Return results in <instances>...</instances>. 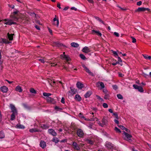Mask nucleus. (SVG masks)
I'll list each match as a JSON object with an SVG mask.
<instances>
[{
  "instance_id": "obj_1",
  "label": "nucleus",
  "mask_w": 151,
  "mask_h": 151,
  "mask_svg": "<svg viewBox=\"0 0 151 151\" xmlns=\"http://www.w3.org/2000/svg\"><path fill=\"white\" fill-rule=\"evenodd\" d=\"M10 106L12 112V114L11 116L10 119L12 121L14 119L15 116L17 114V111L15 106L14 105L11 104L10 105Z\"/></svg>"
},
{
  "instance_id": "obj_2",
  "label": "nucleus",
  "mask_w": 151,
  "mask_h": 151,
  "mask_svg": "<svg viewBox=\"0 0 151 151\" xmlns=\"http://www.w3.org/2000/svg\"><path fill=\"white\" fill-rule=\"evenodd\" d=\"M19 11L15 10H14V12L12 13L10 16V18L13 19L14 21H17L18 19V18L17 16V14L18 13Z\"/></svg>"
},
{
  "instance_id": "obj_3",
  "label": "nucleus",
  "mask_w": 151,
  "mask_h": 151,
  "mask_svg": "<svg viewBox=\"0 0 151 151\" xmlns=\"http://www.w3.org/2000/svg\"><path fill=\"white\" fill-rule=\"evenodd\" d=\"M124 139L125 140L130 142L132 141L131 138L132 137V136L131 134H129L125 132H124Z\"/></svg>"
},
{
  "instance_id": "obj_4",
  "label": "nucleus",
  "mask_w": 151,
  "mask_h": 151,
  "mask_svg": "<svg viewBox=\"0 0 151 151\" xmlns=\"http://www.w3.org/2000/svg\"><path fill=\"white\" fill-rule=\"evenodd\" d=\"M4 20L5 22L4 23L5 24L10 25L16 24V23L13 22V20H14L12 19H5Z\"/></svg>"
},
{
  "instance_id": "obj_5",
  "label": "nucleus",
  "mask_w": 151,
  "mask_h": 151,
  "mask_svg": "<svg viewBox=\"0 0 151 151\" xmlns=\"http://www.w3.org/2000/svg\"><path fill=\"white\" fill-rule=\"evenodd\" d=\"M76 134L78 137L83 138L84 135V133L82 129H78L77 130Z\"/></svg>"
},
{
  "instance_id": "obj_6",
  "label": "nucleus",
  "mask_w": 151,
  "mask_h": 151,
  "mask_svg": "<svg viewBox=\"0 0 151 151\" xmlns=\"http://www.w3.org/2000/svg\"><path fill=\"white\" fill-rule=\"evenodd\" d=\"M52 24L55 26L57 27L58 26L59 24V21L58 19H57L56 18V15H55V17L53 19V22Z\"/></svg>"
},
{
  "instance_id": "obj_7",
  "label": "nucleus",
  "mask_w": 151,
  "mask_h": 151,
  "mask_svg": "<svg viewBox=\"0 0 151 151\" xmlns=\"http://www.w3.org/2000/svg\"><path fill=\"white\" fill-rule=\"evenodd\" d=\"M0 43L5 44H9L11 43L12 42L9 41L7 39L5 38H1L0 40Z\"/></svg>"
},
{
  "instance_id": "obj_8",
  "label": "nucleus",
  "mask_w": 151,
  "mask_h": 151,
  "mask_svg": "<svg viewBox=\"0 0 151 151\" xmlns=\"http://www.w3.org/2000/svg\"><path fill=\"white\" fill-rule=\"evenodd\" d=\"M150 9L148 8L144 7H139L136 11V12H144L146 11H149Z\"/></svg>"
},
{
  "instance_id": "obj_9",
  "label": "nucleus",
  "mask_w": 151,
  "mask_h": 151,
  "mask_svg": "<svg viewBox=\"0 0 151 151\" xmlns=\"http://www.w3.org/2000/svg\"><path fill=\"white\" fill-rule=\"evenodd\" d=\"M61 58L62 59L65 60H69L70 58L68 55H65V52H64L63 54L61 55Z\"/></svg>"
},
{
  "instance_id": "obj_10",
  "label": "nucleus",
  "mask_w": 151,
  "mask_h": 151,
  "mask_svg": "<svg viewBox=\"0 0 151 151\" xmlns=\"http://www.w3.org/2000/svg\"><path fill=\"white\" fill-rule=\"evenodd\" d=\"M0 90L4 93H6L8 91V88L6 86H3L0 87Z\"/></svg>"
},
{
  "instance_id": "obj_11",
  "label": "nucleus",
  "mask_w": 151,
  "mask_h": 151,
  "mask_svg": "<svg viewBox=\"0 0 151 151\" xmlns=\"http://www.w3.org/2000/svg\"><path fill=\"white\" fill-rule=\"evenodd\" d=\"M72 143V145L74 147V149L77 150H79L80 148L78 144L75 142H73Z\"/></svg>"
},
{
  "instance_id": "obj_12",
  "label": "nucleus",
  "mask_w": 151,
  "mask_h": 151,
  "mask_svg": "<svg viewBox=\"0 0 151 151\" xmlns=\"http://www.w3.org/2000/svg\"><path fill=\"white\" fill-rule=\"evenodd\" d=\"M97 85L98 87H101V89H102L105 87L104 83L101 82H99L97 83Z\"/></svg>"
},
{
  "instance_id": "obj_13",
  "label": "nucleus",
  "mask_w": 151,
  "mask_h": 151,
  "mask_svg": "<svg viewBox=\"0 0 151 151\" xmlns=\"http://www.w3.org/2000/svg\"><path fill=\"white\" fill-rule=\"evenodd\" d=\"M40 145L41 148H44L46 147V144L44 141L42 140L40 142Z\"/></svg>"
},
{
  "instance_id": "obj_14",
  "label": "nucleus",
  "mask_w": 151,
  "mask_h": 151,
  "mask_svg": "<svg viewBox=\"0 0 151 151\" xmlns=\"http://www.w3.org/2000/svg\"><path fill=\"white\" fill-rule=\"evenodd\" d=\"M49 133L51 134L54 136H55L57 134L54 131V130L52 129H49L48 130Z\"/></svg>"
},
{
  "instance_id": "obj_15",
  "label": "nucleus",
  "mask_w": 151,
  "mask_h": 151,
  "mask_svg": "<svg viewBox=\"0 0 151 151\" xmlns=\"http://www.w3.org/2000/svg\"><path fill=\"white\" fill-rule=\"evenodd\" d=\"M82 51L85 53H87L90 52V50L88 47L85 46L83 48L82 50Z\"/></svg>"
},
{
  "instance_id": "obj_16",
  "label": "nucleus",
  "mask_w": 151,
  "mask_h": 151,
  "mask_svg": "<svg viewBox=\"0 0 151 151\" xmlns=\"http://www.w3.org/2000/svg\"><path fill=\"white\" fill-rule=\"evenodd\" d=\"M106 146L108 148L111 149L113 147V145L110 142H106Z\"/></svg>"
},
{
  "instance_id": "obj_17",
  "label": "nucleus",
  "mask_w": 151,
  "mask_h": 151,
  "mask_svg": "<svg viewBox=\"0 0 151 151\" xmlns=\"http://www.w3.org/2000/svg\"><path fill=\"white\" fill-rule=\"evenodd\" d=\"M14 34H9L8 33L7 34V37L9 40H13V36Z\"/></svg>"
},
{
  "instance_id": "obj_18",
  "label": "nucleus",
  "mask_w": 151,
  "mask_h": 151,
  "mask_svg": "<svg viewBox=\"0 0 151 151\" xmlns=\"http://www.w3.org/2000/svg\"><path fill=\"white\" fill-rule=\"evenodd\" d=\"M76 86L78 88L80 89L82 88L83 87V84L79 82L77 83Z\"/></svg>"
},
{
  "instance_id": "obj_19",
  "label": "nucleus",
  "mask_w": 151,
  "mask_h": 151,
  "mask_svg": "<svg viewBox=\"0 0 151 151\" xmlns=\"http://www.w3.org/2000/svg\"><path fill=\"white\" fill-rule=\"evenodd\" d=\"M15 90L19 92H22L23 90L21 86H16L15 88Z\"/></svg>"
},
{
  "instance_id": "obj_20",
  "label": "nucleus",
  "mask_w": 151,
  "mask_h": 151,
  "mask_svg": "<svg viewBox=\"0 0 151 151\" xmlns=\"http://www.w3.org/2000/svg\"><path fill=\"white\" fill-rule=\"evenodd\" d=\"M94 33H96L98 35L100 36H101L102 35L101 33L99 31H96L94 30H92V33L93 34Z\"/></svg>"
},
{
  "instance_id": "obj_21",
  "label": "nucleus",
  "mask_w": 151,
  "mask_h": 151,
  "mask_svg": "<svg viewBox=\"0 0 151 151\" xmlns=\"http://www.w3.org/2000/svg\"><path fill=\"white\" fill-rule=\"evenodd\" d=\"M92 94L91 91H88L84 95V97L86 98L89 97Z\"/></svg>"
},
{
  "instance_id": "obj_22",
  "label": "nucleus",
  "mask_w": 151,
  "mask_h": 151,
  "mask_svg": "<svg viewBox=\"0 0 151 151\" xmlns=\"http://www.w3.org/2000/svg\"><path fill=\"white\" fill-rule=\"evenodd\" d=\"M16 128L18 129H24L25 127L22 125L17 124L16 126Z\"/></svg>"
},
{
  "instance_id": "obj_23",
  "label": "nucleus",
  "mask_w": 151,
  "mask_h": 151,
  "mask_svg": "<svg viewBox=\"0 0 151 151\" xmlns=\"http://www.w3.org/2000/svg\"><path fill=\"white\" fill-rule=\"evenodd\" d=\"M75 99L78 101H80L81 100V98L78 94H76L75 96Z\"/></svg>"
},
{
  "instance_id": "obj_24",
  "label": "nucleus",
  "mask_w": 151,
  "mask_h": 151,
  "mask_svg": "<svg viewBox=\"0 0 151 151\" xmlns=\"http://www.w3.org/2000/svg\"><path fill=\"white\" fill-rule=\"evenodd\" d=\"M71 45L72 47H77L79 46V45L78 43L75 42H72L71 44Z\"/></svg>"
},
{
  "instance_id": "obj_25",
  "label": "nucleus",
  "mask_w": 151,
  "mask_h": 151,
  "mask_svg": "<svg viewBox=\"0 0 151 151\" xmlns=\"http://www.w3.org/2000/svg\"><path fill=\"white\" fill-rule=\"evenodd\" d=\"M49 63L51 66H54L57 65V63L56 62L51 61L49 62Z\"/></svg>"
},
{
  "instance_id": "obj_26",
  "label": "nucleus",
  "mask_w": 151,
  "mask_h": 151,
  "mask_svg": "<svg viewBox=\"0 0 151 151\" xmlns=\"http://www.w3.org/2000/svg\"><path fill=\"white\" fill-rule=\"evenodd\" d=\"M55 109L57 111H61L62 110V109L61 108L59 107L58 106H56L55 107Z\"/></svg>"
},
{
  "instance_id": "obj_27",
  "label": "nucleus",
  "mask_w": 151,
  "mask_h": 151,
  "mask_svg": "<svg viewBox=\"0 0 151 151\" xmlns=\"http://www.w3.org/2000/svg\"><path fill=\"white\" fill-rule=\"evenodd\" d=\"M70 88L71 90H70L71 91V93H72L73 95H74L76 93L77 91L76 89L73 88L72 87H70Z\"/></svg>"
},
{
  "instance_id": "obj_28",
  "label": "nucleus",
  "mask_w": 151,
  "mask_h": 151,
  "mask_svg": "<svg viewBox=\"0 0 151 151\" xmlns=\"http://www.w3.org/2000/svg\"><path fill=\"white\" fill-rule=\"evenodd\" d=\"M143 55L144 58L146 59L149 60L151 59V56H148L147 55Z\"/></svg>"
},
{
  "instance_id": "obj_29",
  "label": "nucleus",
  "mask_w": 151,
  "mask_h": 151,
  "mask_svg": "<svg viewBox=\"0 0 151 151\" xmlns=\"http://www.w3.org/2000/svg\"><path fill=\"white\" fill-rule=\"evenodd\" d=\"M5 135L2 131L0 132V139H2L4 137Z\"/></svg>"
},
{
  "instance_id": "obj_30",
  "label": "nucleus",
  "mask_w": 151,
  "mask_h": 151,
  "mask_svg": "<svg viewBox=\"0 0 151 151\" xmlns=\"http://www.w3.org/2000/svg\"><path fill=\"white\" fill-rule=\"evenodd\" d=\"M137 90H138L141 93H143L144 92V90L141 86H139Z\"/></svg>"
},
{
  "instance_id": "obj_31",
  "label": "nucleus",
  "mask_w": 151,
  "mask_h": 151,
  "mask_svg": "<svg viewBox=\"0 0 151 151\" xmlns=\"http://www.w3.org/2000/svg\"><path fill=\"white\" fill-rule=\"evenodd\" d=\"M78 116L80 118L83 119L85 120H86V118H85V117L81 113H80L79 114Z\"/></svg>"
},
{
  "instance_id": "obj_32",
  "label": "nucleus",
  "mask_w": 151,
  "mask_h": 151,
  "mask_svg": "<svg viewBox=\"0 0 151 151\" xmlns=\"http://www.w3.org/2000/svg\"><path fill=\"white\" fill-rule=\"evenodd\" d=\"M109 95L108 93L105 94L104 99H108L109 98Z\"/></svg>"
},
{
  "instance_id": "obj_33",
  "label": "nucleus",
  "mask_w": 151,
  "mask_h": 151,
  "mask_svg": "<svg viewBox=\"0 0 151 151\" xmlns=\"http://www.w3.org/2000/svg\"><path fill=\"white\" fill-rule=\"evenodd\" d=\"M46 100L48 102H51L53 100V99L50 97H47Z\"/></svg>"
},
{
  "instance_id": "obj_34",
  "label": "nucleus",
  "mask_w": 151,
  "mask_h": 151,
  "mask_svg": "<svg viewBox=\"0 0 151 151\" xmlns=\"http://www.w3.org/2000/svg\"><path fill=\"white\" fill-rule=\"evenodd\" d=\"M86 70V71L88 73L89 75H93V73H92L87 68Z\"/></svg>"
},
{
  "instance_id": "obj_35",
  "label": "nucleus",
  "mask_w": 151,
  "mask_h": 151,
  "mask_svg": "<svg viewBox=\"0 0 151 151\" xmlns=\"http://www.w3.org/2000/svg\"><path fill=\"white\" fill-rule=\"evenodd\" d=\"M86 70V71L88 73L89 75H93V73H92L87 68Z\"/></svg>"
},
{
  "instance_id": "obj_36",
  "label": "nucleus",
  "mask_w": 151,
  "mask_h": 151,
  "mask_svg": "<svg viewBox=\"0 0 151 151\" xmlns=\"http://www.w3.org/2000/svg\"><path fill=\"white\" fill-rule=\"evenodd\" d=\"M117 97L119 99H123V97L120 94H117Z\"/></svg>"
},
{
  "instance_id": "obj_37",
  "label": "nucleus",
  "mask_w": 151,
  "mask_h": 151,
  "mask_svg": "<svg viewBox=\"0 0 151 151\" xmlns=\"http://www.w3.org/2000/svg\"><path fill=\"white\" fill-rule=\"evenodd\" d=\"M30 91L32 93H36V91L33 88H31Z\"/></svg>"
},
{
  "instance_id": "obj_38",
  "label": "nucleus",
  "mask_w": 151,
  "mask_h": 151,
  "mask_svg": "<svg viewBox=\"0 0 151 151\" xmlns=\"http://www.w3.org/2000/svg\"><path fill=\"white\" fill-rule=\"evenodd\" d=\"M53 141L56 143L59 142V140L57 138H54L53 139Z\"/></svg>"
},
{
  "instance_id": "obj_39",
  "label": "nucleus",
  "mask_w": 151,
  "mask_h": 151,
  "mask_svg": "<svg viewBox=\"0 0 151 151\" xmlns=\"http://www.w3.org/2000/svg\"><path fill=\"white\" fill-rule=\"evenodd\" d=\"M115 130L116 131V132L118 133H121V131H120V130L117 127H115Z\"/></svg>"
},
{
  "instance_id": "obj_40",
  "label": "nucleus",
  "mask_w": 151,
  "mask_h": 151,
  "mask_svg": "<svg viewBox=\"0 0 151 151\" xmlns=\"http://www.w3.org/2000/svg\"><path fill=\"white\" fill-rule=\"evenodd\" d=\"M80 58L84 60L86 58L85 56L82 54H80Z\"/></svg>"
},
{
  "instance_id": "obj_41",
  "label": "nucleus",
  "mask_w": 151,
  "mask_h": 151,
  "mask_svg": "<svg viewBox=\"0 0 151 151\" xmlns=\"http://www.w3.org/2000/svg\"><path fill=\"white\" fill-rule=\"evenodd\" d=\"M96 96L97 97V99L101 100V101H104V100L102 98H101L100 96H99L98 95H96Z\"/></svg>"
},
{
  "instance_id": "obj_42",
  "label": "nucleus",
  "mask_w": 151,
  "mask_h": 151,
  "mask_svg": "<svg viewBox=\"0 0 151 151\" xmlns=\"http://www.w3.org/2000/svg\"><path fill=\"white\" fill-rule=\"evenodd\" d=\"M119 118H115V119L114 120V122L115 123L118 124H119V122L118 121V119Z\"/></svg>"
},
{
  "instance_id": "obj_43",
  "label": "nucleus",
  "mask_w": 151,
  "mask_h": 151,
  "mask_svg": "<svg viewBox=\"0 0 151 151\" xmlns=\"http://www.w3.org/2000/svg\"><path fill=\"white\" fill-rule=\"evenodd\" d=\"M103 106L104 108H107L108 107V105L106 103H104L103 104Z\"/></svg>"
},
{
  "instance_id": "obj_44",
  "label": "nucleus",
  "mask_w": 151,
  "mask_h": 151,
  "mask_svg": "<svg viewBox=\"0 0 151 151\" xmlns=\"http://www.w3.org/2000/svg\"><path fill=\"white\" fill-rule=\"evenodd\" d=\"M30 14L32 16L34 15L35 17L36 18H37L38 17H39L38 15L36 14L34 12L31 13Z\"/></svg>"
},
{
  "instance_id": "obj_45",
  "label": "nucleus",
  "mask_w": 151,
  "mask_h": 151,
  "mask_svg": "<svg viewBox=\"0 0 151 151\" xmlns=\"http://www.w3.org/2000/svg\"><path fill=\"white\" fill-rule=\"evenodd\" d=\"M87 141L88 142L89 144H93V142L92 141L88 139L87 140Z\"/></svg>"
},
{
  "instance_id": "obj_46",
  "label": "nucleus",
  "mask_w": 151,
  "mask_h": 151,
  "mask_svg": "<svg viewBox=\"0 0 151 151\" xmlns=\"http://www.w3.org/2000/svg\"><path fill=\"white\" fill-rule=\"evenodd\" d=\"M133 86L135 89H137L139 86H137V85L134 84L133 85Z\"/></svg>"
},
{
  "instance_id": "obj_47",
  "label": "nucleus",
  "mask_w": 151,
  "mask_h": 151,
  "mask_svg": "<svg viewBox=\"0 0 151 151\" xmlns=\"http://www.w3.org/2000/svg\"><path fill=\"white\" fill-rule=\"evenodd\" d=\"M118 126L120 128L123 130H124L125 129V127L122 125H118Z\"/></svg>"
},
{
  "instance_id": "obj_48",
  "label": "nucleus",
  "mask_w": 151,
  "mask_h": 151,
  "mask_svg": "<svg viewBox=\"0 0 151 151\" xmlns=\"http://www.w3.org/2000/svg\"><path fill=\"white\" fill-rule=\"evenodd\" d=\"M38 60L40 61L42 63H45V60L43 59H38Z\"/></svg>"
},
{
  "instance_id": "obj_49",
  "label": "nucleus",
  "mask_w": 151,
  "mask_h": 151,
  "mask_svg": "<svg viewBox=\"0 0 151 151\" xmlns=\"http://www.w3.org/2000/svg\"><path fill=\"white\" fill-rule=\"evenodd\" d=\"M112 114H113V115H114L115 116V117H116L115 118H119L118 115L116 112L113 113Z\"/></svg>"
},
{
  "instance_id": "obj_50",
  "label": "nucleus",
  "mask_w": 151,
  "mask_h": 151,
  "mask_svg": "<svg viewBox=\"0 0 151 151\" xmlns=\"http://www.w3.org/2000/svg\"><path fill=\"white\" fill-rule=\"evenodd\" d=\"M68 96H72L73 95L72 94V93H71V91H69L68 92Z\"/></svg>"
},
{
  "instance_id": "obj_51",
  "label": "nucleus",
  "mask_w": 151,
  "mask_h": 151,
  "mask_svg": "<svg viewBox=\"0 0 151 151\" xmlns=\"http://www.w3.org/2000/svg\"><path fill=\"white\" fill-rule=\"evenodd\" d=\"M131 38L132 39V42L133 43H135L136 42V39L133 37H131Z\"/></svg>"
},
{
  "instance_id": "obj_52",
  "label": "nucleus",
  "mask_w": 151,
  "mask_h": 151,
  "mask_svg": "<svg viewBox=\"0 0 151 151\" xmlns=\"http://www.w3.org/2000/svg\"><path fill=\"white\" fill-rule=\"evenodd\" d=\"M112 87L115 90H116L118 88L117 86L116 85H113Z\"/></svg>"
},
{
  "instance_id": "obj_53",
  "label": "nucleus",
  "mask_w": 151,
  "mask_h": 151,
  "mask_svg": "<svg viewBox=\"0 0 151 151\" xmlns=\"http://www.w3.org/2000/svg\"><path fill=\"white\" fill-rule=\"evenodd\" d=\"M100 22H101L104 25H105V23L103 21L101 18L98 21Z\"/></svg>"
},
{
  "instance_id": "obj_54",
  "label": "nucleus",
  "mask_w": 151,
  "mask_h": 151,
  "mask_svg": "<svg viewBox=\"0 0 151 151\" xmlns=\"http://www.w3.org/2000/svg\"><path fill=\"white\" fill-rule=\"evenodd\" d=\"M114 35H115V36H116L117 37H119V33L117 32H114Z\"/></svg>"
},
{
  "instance_id": "obj_55",
  "label": "nucleus",
  "mask_w": 151,
  "mask_h": 151,
  "mask_svg": "<svg viewBox=\"0 0 151 151\" xmlns=\"http://www.w3.org/2000/svg\"><path fill=\"white\" fill-rule=\"evenodd\" d=\"M112 53H113V54H114L115 55L118 56V55L117 53V52H116L113 51V50H112Z\"/></svg>"
},
{
  "instance_id": "obj_56",
  "label": "nucleus",
  "mask_w": 151,
  "mask_h": 151,
  "mask_svg": "<svg viewBox=\"0 0 151 151\" xmlns=\"http://www.w3.org/2000/svg\"><path fill=\"white\" fill-rule=\"evenodd\" d=\"M43 95L45 96H46L47 97H49L47 93L44 92L43 93Z\"/></svg>"
},
{
  "instance_id": "obj_57",
  "label": "nucleus",
  "mask_w": 151,
  "mask_h": 151,
  "mask_svg": "<svg viewBox=\"0 0 151 151\" xmlns=\"http://www.w3.org/2000/svg\"><path fill=\"white\" fill-rule=\"evenodd\" d=\"M142 2L141 1H140L137 2V4L138 6H140L142 4Z\"/></svg>"
},
{
  "instance_id": "obj_58",
  "label": "nucleus",
  "mask_w": 151,
  "mask_h": 151,
  "mask_svg": "<svg viewBox=\"0 0 151 151\" xmlns=\"http://www.w3.org/2000/svg\"><path fill=\"white\" fill-rule=\"evenodd\" d=\"M42 128L44 129H46L47 128V127L46 125H45V124H43L42 126Z\"/></svg>"
},
{
  "instance_id": "obj_59",
  "label": "nucleus",
  "mask_w": 151,
  "mask_h": 151,
  "mask_svg": "<svg viewBox=\"0 0 151 151\" xmlns=\"http://www.w3.org/2000/svg\"><path fill=\"white\" fill-rule=\"evenodd\" d=\"M61 102L63 104H64L65 103L64 99L63 97H62V98Z\"/></svg>"
},
{
  "instance_id": "obj_60",
  "label": "nucleus",
  "mask_w": 151,
  "mask_h": 151,
  "mask_svg": "<svg viewBox=\"0 0 151 151\" xmlns=\"http://www.w3.org/2000/svg\"><path fill=\"white\" fill-rule=\"evenodd\" d=\"M29 131L31 132H35V129H30Z\"/></svg>"
},
{
  "instance_id": "obj_61",
  "label": "nucleus",
  "mask_w": 151,
  "mask_h": 151,
  "mask_svg": "<svg viewBox=\"0 0 151 151\" xmlns=\"http://www.w3.org/2000/svg\"><path fill=\"white\" fill-rule=\"evenodd\" d=\"M103 91L105 94L108 93V91L106 89H104Z\"/></svg>"
},
{
  "instance_id": "obj_62",
  "label": "nucleus",
  "mask_w": 151,
  "mask_h": 151,
  "mask_svg": "<svg viewBox=\"0 0 151 151\" xmlns=\"http://www.w3.org/2000/svg\"><path fill=\"white\" fill-rule=\"evenodd\" d=\"M71 10H74L75 11H76L77 10V9L76 8H75L74 7H72L71 8Z\"/></svg>"
},
{
  "instance_id": "obj_63",
  "label": "nucleus",
  "mask_w": 151,
  "mask_h": 151,
  "mask_svg": "<svg viewBox=\"0 0 151 151\" xmlns=\"http://www.w3.org/2000/svg\"><path fill=\"white\" fill-rule=\"evenodd\" d=\"M35 27L37 29H38V30L40 29V28L38 26L36 25L35 26Z\"/></svg>"
},
{
  "instance_id": "obj_64",
  "label": "nucleus",
  "mask_w": 151,
  "mask_h": 151,
  "mask_svg": "<svg viewBox=\"0 0 151 151\" xmlns=\"http://www.w3.org/2000/svg\"><path fill=\"white\" fill-rule=\"evenodd\" d=\"M57 6L59 9H61L60 4V3H58L57 5Z\"/></svg>"
}]
</instances>
